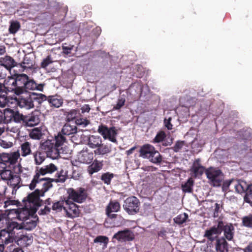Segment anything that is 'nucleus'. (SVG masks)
Returning a JSON list of instances; mask_svg holds the SVG:
<instances>
[{"label":"nucleus","mask_w":252,"mask_h":252,"mask_svg":"<svg viewBox=\"0 0 252 252\" xmlns=\"http://www.w3.org/2000/svg\"><path fill=\"white\" fill-rule=\"evenodd\" d=\"M12 166H4L3 163H0V178L3 180L8 181L13 174L11 171Z\"/></svg>","instance_id":"25"},{"label":"nucleus","mask_w":252,"mask_h":252,"mask_svg":"<svg viewBox=\"0 0 252 252\" xmlns=\"http://www.w3.org/2000/svg\"><path fill=\"white\" fill-rule=\"evenodd\" d=\"M77 128L75 125L65 124L63 127L61 132L65 135H70L76 133Z\"/></svg>","instance_id":"35"},{"label":"nucleus","mask_w":252,"mask_h":252,"mask_svg":"<svg viewBox=\"0 0 252 252\" xmlns=\"http://www.w3.org/2000/svg\"><path fill=\"white\" fill-rule=\"evenodd\" d=\"M166 137V134L165 132L163 131H160L157 134L156 136L153 139V142L155 143L162 142V145L163 146L170 145L172 143V139H171L169 142H167L165 140Z\"/></svg>","instance_id":"27"},{"label":"nucleus","mask_w":252,"mask_h":252,"mask_svg":"<svg viewBox=\"0 0 252 252\" xmlns=\"http://www.w3.org/2000/svg\"><path fill=\"white\" fill-rule=\"evenodd\" d=\"M7 70L6 69L2 66L0 65V80L5 78L6 76Z\"/></svg>","instance_id":"62"},{"label":"nucleus","mask_w":252,"mask_h":252,"mask_svg":"<svg viewBox=\"0 0 252 252\" xmlns=\"http://www.w3.org/2000/svg\"><path fill=\"white\" fill-rule=\"evenodd\" d=\"M111 150L110 148L106 145H103L102 143L101 145L97 147L96 150L94 151L95 154L104 155L110 152Z\"/></svg>","instance_id":"46"},{"label":"nucleus","mask_w":252,"mask_h":252,"mask_svg":"<svg viewBox=\"0 0 252 252\" xmlns=\"http://www.w3.org/2000/svg\"><path fill=\"white\" fill-rule=\"evenodd\" d=\"M9 99L5 94H0V107H5Z\"/></svg>","instance_id":"54"},{"label":"nucleus","mask_w":252,"mask_h":252,"mask_svg":"<svg viewBox=\"0 0 252 252\" xmlns=\"http://www.w3.org/2000/svg\"><path fill=\"white\" fill-rule=\"evenodd\" d=\"M16 81L14 76V74L8 76L4 80L6 92L13 93L16 95H20L19 94L16 93V89H18Z\"/></svg>","instance_id":"16"},{"label":"nucleus","mask_w":252,"mask_h":252,"mask_svg":"<svg viewBox=\"0 0 252 252\" xmlns=\"http://www.w3.org/2000/svg\"><path fill=\"white\" fill-rule=\"evenodd\" d=\"M86 190H67L68 193V197L66 199L72 202H76L79 203H82L84 201L87 197V193Z\"/></svg>","instance_id":"11"},{"label":"nucleus","mask_w":252,"mask_h":252,"mask_svg":"<svg viewBox=\"0 0 252 252\" xmlns=\"http://www.w3.org/2000/svg\"><path fill=\"white\" fill-rule=\"evenodd\" d=\"M33 157L34 158L35 164L36 165H40L45 160L47 157L46 152H44L42 150H41L39 148L35 152L33 153Z\"/></svg>","instance_id":"28"},{"label":"nucleus","mask_w":252,"mask_h":252,"mask_svg":"<svg viewBox=\"0 0 252 252\" xmlns=\"http://www.w3.org/2000/svg\"><path fill=\"white\" fill-rule=\"evenodd\" d=\"M65 200H66V197H64L63 200L62 198V200L54 203L51 208L53 213H56L61 212L63 210L65 213H68V210L65 205Z\"/></svg>","instance_id":"21"},{"label":"nucleus","mask_w":252,"mask_h":252,"mask_svg":"<svg viewBox=\"0 0 252 252\" xmlns=\"http://www.w3.org/2000/svg\"><path fill=\"white\" fill-rule=\"evenodd\" d=\"M110 221L111 223H113V226H120L123 225L125 222L124 219L120 215L117 214H113L108 217L106 220L105 223H107Z\"/></svg>","instance_id":"30"},{"label":"nucleus","mask_w":252,"mask_h":252,"mask_svg":"<svg viewBox=\"0 0 252 252\" xmlns=\"http://www.w3.org/2000/svg\"><path fill=\"white\" fill-rule=\"evenodd\" d=\"M102 143L101 138L99 136L90 135L88 140V145L91 148H97Z\"/></svg>","instance_id":"33"},{"label":"nucleus","mask_w":252,"mask_h":252,"mask_svg":"<svg viewBox=\"0 0 252 252\" xmlns=\"http://www.w3.org/2000/svg\"><path fill=\"white\" fill-rule=\"evenodd\" d=\"M0 146L4 148H9L13 146V143L11 142L0 139Z\"/></svg>","instance_id":"60"},{"label":"nucleus","mask_w":252,"mask_h":252,"mask_svg":"<svg viewBox=\"0 0 252 252\" xmlns=\"http://www.w3.org/2000/svg\"><path fill=\"white\" fill-rule=\"evenodd\" d=\"M20 28V24L19 22L12 21L10 23L8 30L10 33L15 34Z\"/></svg>","instance_id":"50"},{"label":"nucleus","mask_w":252,"mask_h":252,"mask_svg":"<svg viewBox=\"0 0 252 252\" xmlns=\"http://www.w3.org/2000/svg\"><path fill=\"white\" fill-rule=\"evenodd\" d=\"M20 156V154L18 151L10 154L3 153L1 154L0 156V160H1L0 163H4V166H12L13 167L14 164L17 162Z\"/></svg>","instance_id":"8"},{"label":"nucleus","mask_w":252,"mask_h":252,"mask_svg":"<svg viewBox=\"0 0 252 252\" xmlns=\"http://www.w3.org/2000/svg\"><path fill=\"white\" fill-rule=\"evenodd\" d=\"M38 220L37 216L35 214L32 217L22 221L19 226V229H24L27 230H32L34 229Z\"/></svg>","instance_id":"13"},{"label":"nucleus","mask_w":252,"mask_h":252,"mask_svg":"<svg viewBox=\"0 0 252 252\" xmlns=\"http://www.w3.org/2000/svg\"><path fill=\"white\" fill-rule=\"evenodd\" d=\"M126 100L124 98H120L118 99L117 104L113 107V110H119L125 103Z\"/></svg>","instance_id":"55"},{"label":"nucleus","mask_w":252,"mask_h":252,"mask_svg":"<svg viewBox=\"0 0 252 252\" xmlns=\"http://www.w3.org/2000/svg\"><path fill=\"white\" fill-rule=\"evenodd\" d=\"M17 102L18 105L22 108L30 109L34 107L32 94H29L26 97H19L17 99Z\"/></svg>","instance_id":"15"},{"label":"nucleus","mask_w":252,"mask_h":252,"mask_svg":"<svg viewBox=\"0 0 252 252\" xmlns=\"http://www.w3.org/2000/svg\"><path fill=\"white\" fill-rule=\"evenodd\" d=\"M13 109L10 108H6L2 112L4 123L7 124L10 123V117H11Z\"/></svg>","instance_id":"51"},{"label":"nucleus","mask_w":252,"mask_h":252,"mask_svg":"<svg viewBox=\"0 0 252 252\" xmlns=\"http://www.w3.org/2000/svg\"><path fill=\"white\" fill-rule=\"evenodd\" d=\"M205 168L200 164L199 158L195 159L190 169L191 172L195 177L201 176L204 172Z\"/></svg>","instance_id":"26"},{"label":"nucleus","mask_w":252,"mask_h":252,"mask_svg":"<svg viewBox=\"0 0 252 252\" xmlns=\"http://www.w3.org/2000/svg\"><path fill=\"white\" fill-rule=\"evenodd\" d=\"M66 179V173L63 170L60 171V172L57 174V178L56 179H49L50 181L44 183L43 185L45 186L42 189H49L52 187L51 184L52 182H63Z\"/></svg>","instance_id":"20"},{"label":"nucleus","mask_w":252,"mask_h":252,"mask_svg":"<svg viewBox=\"0 0 252 252\" xmlns=\"http://www.w3.org/2000/svg\"><path fill=\"white\" fill-rule=\"evenodd\" d=\"M32 237L31 235H21L16 240L17 244L21 247H27L32 243Z\"/></svg>","instance_id":"24"},{"label":"nucleus","mask_w":252,"mask_h":252,"mask_svg":"<svg viewBox=\"0 0 252 252\" xmlns=\"http://www.w3.org/2000/svg\"><path fill=\"white\" fill-rule=\"evenodd\" d=\"M55 144L60 151V147L62 146L66 141L65 136L62 133L61 131L59 132L58 134L55 136Z\"/></svg>","instance_id":"39"},{"label":"nucleus","mask_w":252,"mask_h":252,"mask_svg":"<svg viewBox=\"0 0 252 252\" xmlns=\"http://www.w3.org/2000/svg\"><path fill=\"white\" fill-rule=\"evenodd\" d=\"M244 252H252V242H251L244 250Z\"/></svg>","instance_id":"64"},{"label":"nucleus","mask_w":252,"mask_h":252,"mask_svg":"<svg viewBox=\"0 0 252 252\" xmlns=\"http://www.w3.org/2000/svg\"><path fill=\"white\" fill-rule=\"evenodd\" d=\"M65 205L67 207L68 212L66 213L68 216L72 213L74 216L78 214V208L77 206L69 199L65 200Z\"/></svg>","instance_id":"37"},{"label":"nucleus","mask_w":252,"mask_h":252,"mask_svg":"<svg viewBox=\"0 0 252 252\" xmlns=\"http://www.w3.org/2000/svg\"><path fill=\"white\" fill-rule=\"evenodd\" d=\"M33 102H37L38 105L41 104L44 101L47 100L48 96L42 94L32 93V94Z\"/></svg>","instance_id":"42"},{"label":"nucleus","mask_w":252,"mask_h":252,"mask_svg":"<svg viewBox=\"0 0 252 252\" xmlns=\"http://www.w3.org/2000/svg\"><path fill=\"white\" fill-rule=\"evenodd\" d=\"M21 156L25 157L32 153L31 144L29 142L25 141L21 145Z\"/></svg>","instance_id":"38"},{"label":"nucleus","mask_w":252,"mask_h":252,"mask_svg":"<svg viewBox=\"0 0 252 252\" xmlns=\"http://www.w3.org/2000/svg\"><path fill=\"white\" fill-rule=\"evenodd\" d=\"M206 174L211 184L215 187L222 186L224 174L220 170L210 168L206 170Z\"/></svg>","instance_id":"3"},{"label":"nucleus","mask_w":252,"mask_h":252,"mask_svg":"<svg viewBox=\"0 0 252 252\" xmlns=\"http://www.w3.org/2000/svg\"><path fill=\"white\" fill-rule=\"evenodd\" d=\"M113 239L122 241H131L133 239V235L129 230L126 229L115 233Z\"/></svg>","instance_id":"17"},{"label":"nucleus","mask_w":252,"mask_h":252,"mask_svg":"<svg viewBox=\"0 0 252 252\" xmlns=\"http://www.w3.org/2000/svg\"><path fill=\"white\" fill-rule=\"evenodd\" d=\"M97 132L104 139H108L115 144L118 143L116 137L118 131L116 127L113 126L108 127L106 125L101 124L98 126Z\"/></svg>","instance_id":"5"},{"label":"nucleus","mask_w":252,"mask_h":252,"mask_svg":"<svg viewBox=\"0 0 252 252\" xmlns=\"http://www.w3.org/2000/svg\"><path fill=\"white\" fill-rule=\"evenodd\" d=\"M9 190H2V192H0V194H3L4 197L7 199L6 200L4 201V207H6L9 205H13L14 203L16 202L15 200H11V197L9 196V195H7V193L9 192Z\"/></svg>","instance_id":"49"},{"label":"nucleus","mask_w":252,"mask_h":252,"mask_svg":"<svg viewBox=\"0 0 252 252\" xmlns=\"http://www.w3.org/2000/svg\"><path fill=\"white\" fill-rule=\"evenodd\" d=\"M103 163L98 160L95 159L93 163L89 165L88 171L90 174L92 175L94 173L97 172L102 169Z\"/></svg>","instance_id":"36"},{"label":"nucleus","mask_w":252,"mask_h":252,"mask_svg":"<svg viewBox=\"0 0 252 252\" xmlns=\"http://www.w3.org/2000/svg\"><path fill=\"white\" fill-rule=\"evenodd\" d=\"M193 183V179L191 178H189L187 182L182 185V189H192Z\"/></svg>","instance_id":"57"},{"label":"nucleus","mask_w":252,"mask_h":252,"mask_svg":"<svg viewBox=\"0 0 252 252\" xmlns=\"http://www.w3.org/2000/svg\"><path fill=\"white\" fill-rule=\"evenodd\" d=\"M245 192L244 197V201L248 203H252V190H242Z\"/></svg>","instance_id":"53"},{"label":"nucleus","mask_w":252,"mask_h":252,"mask_svg":"<svg viewBox=\"0 0 252 252\" xmlns=\"http://www.w3.org/2000/svg\"><path fill=\"white\" fill-rule=\"evenodd\" d=\"M42 136L43 133L40 127H34L29 132V136L32 139L40 140Z\"/></svg>","instance_id":"40"},{"label":"nucleus","mask_w":252,"mask_h":252,"mask_svg":"<svg viewBox=\"0 0 252 252\" xmlns=\"http://www.w3.org/2000/svg\"><path fill=\"white\" fill-rule=\"evenodd\" d=\"M44 86L45 84H37L34 80L30 79L28 76V79L26 81L25 85V91L27 90H36L39 91H43Z\"/></svg>","instance_id":"23"},{"label":"nucleus","mask_w":252,"mask_h":252,"mask_svg":"<svg viewBox=\"0 0 252 252\" xmlns=\"http://www.w3.org/2000/svg\"><path fill=\"white\" fill-rule=\"evenodd\" d=\"M57 170V167L53 163L44 165L40 168L36 167V174L29 185L30 189H34L40 175L44 176L47 174H52Z\"/></svg>","instance_id":"4"},{"label":"nucleus","mask_w":252,"mask_h":252,"mask_svg":"<svg viewBox=\"0 0 252 252\" xmlns=\"http://www.w3.org/2000/svg\"><path fill=\"white\" fill-rule=\"evenodd\" d=\"M0 64L7 70H10L12 68L17 65V63L9 56L0 59Z\"/></svg>","instance_id":"22"},{"label":"nucleus","mask_w":252,"mask_h":252,"mask_svg":"<svg viewBox=\"0 0 252 252\" xmlns=\"http://www.w3.org/2000/svg\"><path fill=\"white\" fill-rule=\"evenodd\" d=\"M188 217V215L186 213H184L183 214H179L174 218L173 220L176 224L181 225L187 221Z\"/></svg>","instance_id":"44"},{"label":"nucleus","mask_w":252,"mask_h":252,"mask_svg":"<svg viewBox=\"0 0 252 252\" xmlns=\"http://www.w3.org/2000/svg\"><path fill=\"white\" fill-rule=\"evenodd\" d=\"M40 122V113L38 111H33L28 115H24L23 124L27 126H34Z\"/></svg>","instance_id":"10"},{"label":"nucleus","mask_w":252,"mask_h":252,"mask_svg":"<svg viewBox=\"0 0 252 252\" xmlns=\"http://www.w3.org/2000/svg\"><path fill=\"white\" fill-rule=\"evenodd\" d=\"M39 148L47 153L48 157L56 158L59 155V150L55 144L54 140H47L42 143Z\"/></svg>","instance_id":"7"},{"label":"nucleus","mask_w":252,"mask_h":252,"mask_svg":"<svg viewBox=\"0 0 252 252\" xmlns=\"http://www.w3.org/2000/svg\"><path fill=\"white\" fill-rule=\"evenodd\" d=\"M115 175L112 173L107 172L102 174L101 176V180L107 185H110L111 180L114 177Z\"/></svg>","instance_id":"48"},{"label":"nucleus","mask_w":252,"mask_h":252,"mask_svg":"<svg viewBox=\"0 0 252 252\" xmlns=\"http://www.w3.org/2000/svg\"><path fill=\"white\" fill-rule=\"evenodd\" d=\"M140 204L139 200L136 197L131 196L125 200L123 208L129 215H133L139 212Z\"/></svg>","instance_id":"6"},{"label":"nucleus","mask_w":252,"mask_h":252,"mask_svg":"<svg viewBox=\"0 0 252 252\" xmlns=\"http://www.w3.org/2000/svg\"><path fill=\"white\" fill-rule=\"evenodd\" d=\"M48 190H34L30 193L26 198L23 199V205L18 208L8 209V216L9 218H16L20 221L28 219L36 214L38 207L42 205L43 200L40 197L44 195V193Z\"/></svg>","instance_id":"1"},{"label":"nucleus","mask_w":252,"mask_h":252,"mask_svg":"<svg viewBox=\"0 0 252 252\" xmlns=\"http://www.w3.org/2000/svg\"><path fill=\"white\" fill-rule=\"evenodd\" d=\"M7 252H24L23 249L16 246L10 245L7 248Z\"/></svg>","instance_id":"59"},{"label":"nucleus","mask_w":252,"mask_h":252,"mask_svg":"<svg viewBox=\"0 0 252 252\" xmlns=\"http://www.w3.org/2000/svg\"><path fill=\"white\" fill-rule=\"evenodd\" d=\"M171 118H169L168 119L164 120L165 126L169 130L172 129V125L171 124Z\"/></svg>","instance_id":"63"},{"label":"nucleus","mask_w":252,"mask_h":252,"mask_svg":"<svg viewBox=\"0 0 252 252\" xmlns=\"http://www.w3.org/2000/svg\"><path fill=\"white\" fill-rule=\"evenodd\" d=\"M220 234V230L218 227V224L205 230L204 237L209 241H213Z\"/></svg>","instance_id":"18"},{"label":"nucleus","mask_w":252,"mask_h":252,"mask_svg":"<svg viewBox=\"0 0 252 252\" xmlns=\"http://www.w3.org/2000/svg\"><path fill=\"white\" fill-rule=\"evenodd\" d=\"M216 250L217 252H228V243L225 238L222 237L217 240L216 242Z\"/></svg>","instance_id":"31"},{"label":"nucleus","mask_w":252,"mask_h":252,"mask_svg":"<svg viewBox=\"0 0 252 252\" xmlns=\"http://www.w3.org/2000/svg\"><path fill=\"white\" fill-rule=\"evenodd\" d=\"M52 209L48 206H45L44 209H41L38 214L40 215H44L48 214L51 211Z\"/></svg>","instance_id":"61"},{"label":"nucleus","mask_w":252,"mask_h":252,"mask_svg":"<svg viewBox=\"0 0 252 252\" xmlns=\"http://www.w3.org/2000/svg\"><path fill=\"white\" fill-rule=\"evenodd\" d=\"M120 208V203L117 201L113 202L111 201L109 203L107 206L106 212L107 216L110 217L111 215H113L112 214V212H117L119 211Z\"/></svg>","instance_id":"34"},{"label":"nucleus","mask_w":252,"mask_h":252,"mask_svg":"<svg viewBox=\"0 0 252 252\" xmlns=\"http://www.w3.org/2000/svg\"><path fill=\"white\" fill-rule=\"evenodd\" d=\"M139 152L140 157L148 159L153 163L158 165L162 161V156L152 145L146 144L143 145L141 147Z\"/></svg>","instance_id":"2"},{"label":"nucleus","mask_w":252,"mask_h":252,"mask_svg":"<svg viewBox=\"0 0 252 252\" xmlns=\"http://www.w3.org/2000/svg\"><path fill=\"white\" fill-rule=\"evenodd\" d=\"M52 58L50 56H48L44 59L41 63V67L43 68H46L50 63H52Z\"/></svg>","instance_id":"56"},{"label":"nucleus","mask_w":252,"mask_h":252,"mask_svg":"<svg viewBox=\"0 0 252 252\" xmlns=\"http://www.w3.org/2000/svg\"><path fill=\"white\" fill-rule=\"evenodd\" d=\"M109 240L108 237L105 236H97L94 240V243H99L102 245V248L105 249L107 247Z\"/></svg>","instance_id":"45"},{"label":"nucleus","mask_w":252,"mask_h":252,"mask_svg":"<svg viewBox=\"0 0 252 252\" xmlns=\"http://www.w3.org/2000/svg\"><path fill=\"white\" fill-rule=\"evenodd\" d=\"M64 115L66 116V120L68 122L76 120L78 115H80L79 111L75 109H72L69 111H65Z\"/></svg>","instance_id":"41"},{"label":"nucleus","mask_w":252,"mask_h":252,"mask_svg":"<svg viewBox=\"0 0 252 252\" xmlns=\"http://www.w3.org/2000/svg\"><path fill=\"white\" fill-rule=\"evenodd\" d=\"M47 101L51 107L59 108L63 104V99L59 95H49L48 96Z\"/></svg>","instance_id":"29"},{"label":"nucleus","mask_w":252,"mask_h":252,"mask_svg":"<svg viewBox=\"0 0 252 252\" xmlns=\"http://www.w3.org/2000/svg\"><path fill=\"white\" fill-rule=\"evenodd\" d=\"M252 185H246V182L242 180L232 179L223 183L222 189H227L230 187L234 189H251Z\"/></svg>","instance_id":"9"},{"label":"nucleus","mask_w":252,"mask_h":252,"mask_svg":"<svg viewBox=\"0 0 252 252\" xmlns=\"http://www.w3.org/2000/svg\"><path fill=\"white\" fill-rule=\"evenodd\" d=\"M12 114L11 117L10 118V122H14L19 123L23 121L24 115L21 114L19 111L13 110Z\"/></svg>","instance_id":"43"},{"label":"nucleus","mask_w":252,"mask_h":252,"mask_svg":"<svg viewBox=\"0 0 252 252\" xmlns=\"http://www.w3.org/2000/svg\"><path fill=\"white\" fill-rule=\"evenodd\" d=\"M184 145V141H178L172 147V149L175 152H178L183 148Z\"/></svg>","instance_id":"58"},{"label":"nucleus","mask_w":252,"mask_h":252,"mask_svg":"<svg viewBox=\"0 0 252 252\" xmlns=\"http://www.w3.org/2000/svg\"><path fill=\"white\" fill-rule=\"evenodd\" d=\"M94 158V154L87 150H82L78 155V161L82 163L90 164Z\"/></svg>","instance_id":"19"},{"label":"nucleus","mask_w":252,"mask_h":252,"mask_svg":"<svg viewBox=\"0 0 252 252\" xmlns=\"http://www.w3.org/2000/svg\"><path fill=\"white\" fill-rule=\"evenodd\" d=\"M15 80L18 87L16 91L17 94H22L25 92V85L27 80L28 79V75L26 74H14Z\"/></svg>","instance_id":"14"},{"label":"nucleus","mask_w":252,"mask_h":252,"mask_svg":"<svg viewBox=\"0 0 252 252\" xmlns=\"http://www.w3.org/2000/svg\"><path fill=\"white\" fill-rule=\"evenodd\" d=\"M218 227L220 233L223 231L225 238L228 241L232 240L234 234V228L231 223L223 222L222 221L218 222Z\"/></svg>","instance_id":"12"},{"label":"nucleus","mask_w":252,"mask_h":252,"mask_svg":"<svg viewBox=\"0 0 252 252\" xmlns=\"http://www.w3.org/2000/svg\"><path fill=\"white\" fill-rule=\"evenodd\" d=\"M75 122L76 125L81 126L82 127H86L90 124L89 120H87L86 118L81 117L80 114L76 119Z\"/></svg>","instance_id":"47"},{"label":"nucleus","mask_w":252,"mask_h":252,"mask_svg":"<svg viewBox=\"0 0 252 252\" xmlns=\"http://www.w3.org/2000/svg\"><path fill=\"white\" fill-rule=\"evenodd\" d=\"M242 223L244 226L252 228V215L245 216L242 218Z\"/></svg>","instance_id":"52"},{"label":"nucleus","mask_w":252,"mask_h":252,"mask_svg":"<svg viewBox=\"0 0 252 252\" xmlns=\"http://www.w3.org/2000/svg\"><path fill=\"white\" fill-rule=\"evenodd\" d=\"M21 181V178L19 175L13 174L7 181V184L10 187L13 188V189H15L16 188L18 189L22 186Z\"/></svg>","instance_id":"32"}]
</instances>
